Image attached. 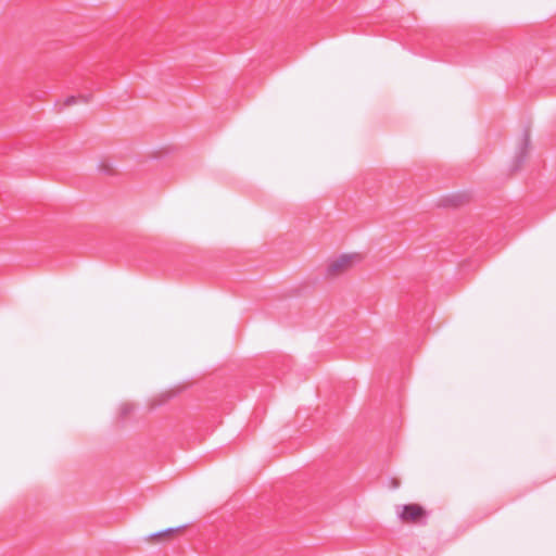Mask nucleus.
<instances>
[{
	"instance_id": "nucleus-1",
	"label": "nucleus",
	"mask_w": 556,
	"mask_h": 556,
	"mask_svg": "<svg viewBox=\"0 0 556 556\" xmlns=\"http://www.w3.org/2000/svg\"><path fill=\"white\" fill-rule=\"evenodd\" d=\"M364 257L358 252L341 253L327 260L324 277L327 280L337 279L363 262Z\"/></svg>"
},
{
	"instance_id": "nucleus-2",
	"label": "nucleus",
	"mask_w": 556,
	"mask_h": 556,
	"mask_svg": "<svg viewBox=\"0 0 556 556\" xmlns=\"http://www.w3.org/2000/svg\"><path fill=\"white\" fill-rule=\"evenodd\" d=\"M395 513L401 522L406 525H426L428 511L419 504H405L395 506Z\"/></svg>"
},
{
	"instance_id": "nucleus-3",
	"label": "nucleus",
	"mask_w": 556,
	"mask_h": 556,
	"mask_svg": "<svg viewBox=\"0 0 556 556\" xmlns=\"http://www.w3.org/2000/svg\"><path fill=\"white\" fill-rule=\"evenodd\" d=\"M529 149H530V135L528 132H525L518 142L517 151H516V154L511 162V166H510L511 173H516L522 167V164L525 163V161L528 156Z\"/></svg>"
},
{
	"instance_id": "nucleus-4",
	"label": "nucleus",
	"mask_w": 556,
	"mask_h": 556,
	"mask_svg": "<svg viewBox=\"0 0 556 556\" xmlns=\"http://www.w3.org/2000/svg\"><path fill=\"white\" fill-rule=\"evenodd\" d=\"M162 539H166V536H165L164 533H162V531H159V532L152 533L149 536H147L146 541L150 542V543H154V542H157V541H160Z\"/></svg>"
},
{
	"instance_id": "nucleus-5",
	"label": "nucleus",
	"mask_w": 556,
	"mask_h": 556,
	"mask_svg": "<svg viewBox=\"0 0 556 556\" xmlns=\"http://www.w3.org/2000/svg\"><path fill=\"white\" fill-rule=\"evenodd\" d=\"M181 528H168L165 530H162V533L165 534L166 538H170L175 533H177Z\"/></svg>"
},
{
	"instance_id": "nucleus-6",
	"label": "nucleus",
	"mask_w": 556,
	"mask_h": 556,
	"mask_svg": "<svg viewBox=\"0 0 556 556\" xmlns=\"http://www.w3.org/2000/svg\"><path fill=\"white\" fill-rule=\"evenodd\" d=\"M75 102H76L75 98H74V97H70V98L66 100V102H65V103H66V105H71V104H73V103H75Z\"/></svg>"
},
{
	"instance_id": "nucleus-7",
	"label": "nucleus",
	"mask_w": 556,
	"mask_h": 556,
	"mask_svg": "<svg viewBox=\"0 0 556 556\" xmlns=\"http://www.w3.org/2000/svg\"><path fill=\"white\" fill-rule=\"evenodd\" d=\"M392 486L393 488H397L399 486V482L395 479L392 480Z\"/></svg>"
}]
</instances>
